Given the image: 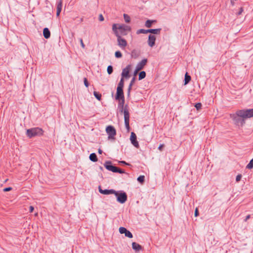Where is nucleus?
<instances>
[{
    "label": "nucleus",
    "instance_id": "nucleus-1",
    "mask_svg": "<svg viewBox=\"0 0 253 253\" xmlns=\"http://www.w3.org/2000/svg\"><path fill=\"white\" fill-rule=\"evenodd\" d=\"M235 125L243 126L245 124V120L253 117V108L237 110L235 113L230 115Z\"/></svg>",
    "mask_w": 253,
    "mask_h": 253
},
{
    "label": "nucleus",
    "instance_id": "nucleus-2",
    "mask_svg": "<svg viewBox=\"0 0 253 253\" xmlns=\"http://www.w3.org/2000/svg\"><path fill=\"white\" fill-rule=\"evenodd\" d=\"M117 100H119L118 108L119 109L121 113L123 112L124 114L125 125L126 127L127 130L129 131L130 129L129 113L128 110V106L127 105H126V106L124 107L125 98H121L120 99Z\"/></svg>",
    "mask_w": 253,
    "mask_h": 253
},
{
    "label": "nucleus",
    "instance_id": "nucleus-3",
    "mask_svg": "<svg viewBox=\"0 0 253 253\" xmlns=\"http://www.w3.org/2000/svg\"><path fill=\"white\" fill-rule=\"evenodd\" d=\"M117 24H114L112 25V30L114 33L115 36L117 37V42L118 45L122 49H124L127 45V42L126 40L121 37L119 32L117 31Z\"/></svg>",
    "mask_w": 253,
    "mask_h": 253
},
{
    "label": "nucleus",
    "instance_id": "nucleus-4",
    "mask_svg": "<svg viewBox=\"0 0 253 253\" xmlns=\"http://www.w3.org/2000/svg\"><path fill=\"white\" fill-rule=\"evenodd\" d=\"M114 194L117 198V201L121 204H124L127 201V194L123 191L120 190L117 191L115 190V192Z\"/></svg>",
    "mask_w": 253,
    "mask_h": 253
},
{
    "label": "nucleus",
    "instance_id": "nucleus-5",
    "mask_svg": "<svg viewBox=\"0 0 253 253\" xmlns=\"http://www.w3.org/2000/svg\"><path fill=\"white\" fill-rule=\"evenodd\" d=\"M117 31L119 32L121 36H126L128 32L131 31V28L130 26L125 24H117Z\"/></svg>",
    "mask_w": 253,
    "mask_h": 253
},
{
    "label": "nucleus",
    "instance_id": "nucleus-6",
    "mask_svg": "<svg viewBox=\"0 0 253 253\" xmlns=\"http://www.w3.org/2000/svg\"><path fill=\"white\" fill-rule=\"evenodd\" d=\"M106 131L109 138H114L116 134V131L115 127L112 126H107Z\"/></svg>",
    "mask_w": 253,
    "mask_h": 253
},
{
    "label": "nucleus",
    "instance_id": "nucleus-7",
    "mask_svg": "<svg viewBox=\"0 0 253 253\" xmlns=\"http://www.w3.org/2000/svg\"><path fill=\"white\" fill-rule=\"evenodd\" d=\"M131 69V65H128L126 68L123 69L121 76L122 78L128 79L130 77L129 72Z\"/></svg>",
    "mask_w": 253,
    "mask_h": 253
},
{
    "label": "nucleus",
    "instance_id": "nucleus-8",
    "mask_svg": "<svg viewBox=\"0 0 253 253\" xmlns=\"http://www.w3.org/2000/svg\"><path fill=\"white\" fill-rule=\"evenodd\" d=\"M130 140L134 146L137 148L139 147V145L138 142L137 141V136L134 132H132L131 133Z\"/></svg>",
    "mask_w": 253,
    "mask_h": 253
},
{
    "label": "nucleus",
    "instance_id": "nucleus-9",
    "mask_svg": "<svg viewBox=\"0 0 253 253\" xmlns=\"http://www.w3.org/2000/svg\"><path fill=\"white\" fill-rule=\"evenodd\" d=\"M104 167L105 168L111 171L112 172H114L115 170H116V166H114L112 165V162L110 161H107L105 162V163L104 164Z\"/></svg>",
    "mask_w": 253,
    "mask_h": 253
},
{
    "label": "nucleus",
    "instance_id": "nucleus-10",
    "mask_svg": "<svg viewBox=\"0 0 253 253\" xmlns=\"http://www.w3.org/2000/svg\"><path fill=\"white\" fill-rule=\"evenodd\" d=\"M121 98H125L123 88L117 87L115 99H120Z\"/></svg>",
    "mask_w": 253,
    "mask_h": 253
},
{
    "label": "nucleus",
    "instance_id": "nucleus-11",
    "mask_svg": "<svg viewBox=\"0 0 253 253\" xmlns=\"http://www.w3.org/2000/svg\"><path fill=\"white\" fill-rule=\"evenodd\" d=\"M43 132V130L40 127L33 128V137L36 136H41Z\"/></svg>",
    "mask_w": 253,
    "mask_h": 253
},
{
    "label": "nucleus",
    "instance_id": "nucleus-12",
    "mask_svg": "<svg viewBox=\"0 0 253 253\" xmlns=\"http://www.w3.org/2000/svg\"><path fill=\"white\" fill-rule=\"evenodd\" d=\"M147 59L145 58L142 59L140 62H139L136 65V68H137V71H140L143 69L144 67L146 65L147 63Z\"/></svg>",
    "mask_w": 253,
    "mask_h": 253
},
{
    "label": "nucleus",
    "instance_id": "nucleus-13",
    "mask_svg": "<svg viewBox=\"0 0 253 253\" xmlns=\"http://www.w3.org/2000/svg\"><path fill=\"white\" fill-rule=\"evenodd\" d=\"M99 191L100 193L104 195L114 194L115 192V190L112 189L103 190L101 188L100 186L99 187Z\"/></svg>",
    "mask_w": 253,
    "mask_h": 253
},
{
    "label": "nucleus",
    "instance_id": "nucleus-14",
    "mask_svg": "<svg viewBox=\"0 0 253 253\" xmlns=\"http://www.w3.org/2000/svg\"><path fill=\"white\" fill-rule=\"evenodd\" d=\"M156 37L150 35L148 37V44L150 47H153L155 44Z\"/></svg>",
    "mask_w": 253,
    "mask_h": 253
},
{
    "label": "nucleus",
    "instance_id": "nucleus-15",
    "mask_svg": "<svg viewBox=\"0 0 253 253\" xmlns=\"http://www.w3.org/2000/svg\"><path fill=\"white\" fill-rule=\"evenodd\" d=\"M62 8V0H58L57 1V11H56V16H59L60 13L61 11Z\"/></svg>",
    "mask_w": 253,
    "mask_h": 253
},
{
    "label": "nucleus",
    "instance_id": "nucleus-16",
    "mask_svg": "<svg viewBox=\"0 0 253 253\" xmlns=\"http://www.w3.org/2000/svg\"><path fill=\"white\" fill-rule=\"evenodd\" d=\"M132 248L136 252H138L142 249L141 246L135 242L132 243Z\"/></svg>",
    "mask_w": 253,
    "mask_h": 253
},
{
    "label": "nucleus",
    "instance_id": "nucleus-17",
    "mask_svg": "<svg viewBox=\"0 0 253 253\" xmlns=\"http://www.w3.org/2000/svg\"><path fill=\"white\" fill-rule=\"evenodd\" d=\"M43 35L44 38L48 39L50 37V32L47 28H44L43 30Z\"/></svg>",
    "mask_w": 253,
    "mask_h": 253
},
{
    "label": "nucleus",
    "instance_id": "nucleus-18",
    "mask_svg": "<svg viewBox=\"0 0 253 253\" xmlns=\"http://www.w3.org/2000/svg\"><path fill=\"white\" fill-rule=\"evenodd\" d=\"M161 31V28L148 29L149 33L156 35L159 34L160 33Z\"/></svg>",
    "mask_w": 253,
    "mask_h": 253
},
{
    "label": "nucleus",
    "instance_id": "nucleus-19",
    "mask_svg": "<svg viewBox=\"0 0 253 253\" xmlns=\"http://www.w3.org/2000/svg\"><path fill=\"white\" fill-rule=\"evenodd\" d=\"M89 158L90 160L93 162H96L97 161V156H96V154L94 153H92L90 154Z\"/></svg>",
    "mask_w": 253,
    "mask_h": 253
},
{
    "label": "nucleus",
    "instance_id": "nucleus-20",
    "mask_svg": "<svg viewBox=\"0 0 253 253\" xmlns=\"http://www.w3.org/2000/svg\"><path fill=\"white\" fill-rule=\"evenodd\" d=\"M139 51L134 49L132 51L131 56L132 58H137L139 56Z\"/></svg>",
    "mask_w": 253,
    "mask_h": 253
},
{
    "label": "nucleus",
    "instance_id": "nucleus-21",
    "mask_svg": "<svg viewBox=\"0 0 253 253\" xmlns=\"http://www.w3.org/2000/svg\"><path fill=\"white\" fill-rule=\"evenodd\" d=\"M191 77L190 75H189L187 73H186L185 75V77H184V84L186 85L187 84H188L189 82L191 80Z\"/></svg>",
    "mask_w": 253,
    "mask_h": 253
},
{
    "label": "nucleus",
    "instance_id": "nucleus-22",
    "mask_svg": "<svg viewBox=\"0 0 253 253\" xmlns=\"http://www.w3.org/2000/svg\"><path fill=\"white\" fill-rule=\"evenodd\" d=\"M93 95L98 100H101L102 95L99 92L94 91L93 92Z\"/></svg>",
    "mask_w": 253,
    "mask_h": 253
},
{
    "label": "nucleus",
    "instance_id": "nucleus-23",
    "mask_svg": "<svg viewBox=\"0 0 253 253\" xmlns=\"http://www.w3.org/2000/svg\"><path fill=\"white\" fill-rule=\"evenodd\" d=\"M146 77V73L145 71H141L139 74L138 80H141Z\"/></svg>",
    "mask_w": 253,
    "mask_h": 253
},
{
    "label": "nucleus",
    "instance_id": "nucleus-24",
    "mask_svg": "<svg viewBox=\"0 0 253 253\" xmlns=\"http://www.w3.org/2000/svg\"><path fill=\"white\" fill-rule=\"evenodd\" d=\"M155 21L151 20H147L145 24V25L147 28H150L152 26V25L153 22H154Z\"/></svg>",
    "mask_w": 253,
    "mask_h": 253
},
{
    "label": "nucleus",
    "instance_id": "nucleus-25",
    "mask_svg": "<svg viewBox=\"0 0 253 253\" xmlns=\"http://www.w3.org/2000/svg\"><path fill=\"white\" fill-rule=\"evenodd\" d=\"M149 33L148 29V30H145V29H141L138 30L136 31V34H147V33Z\"/></svg>",
    "mask_w": 253,
    "mask_h": 253
},
{
    "label": "nucleus",
    "instance_id": "nucleus-26",
    "mask_svg": "<svg viewBox=\"0 0 253 253\" xmlns=\"http://www.w3.org/2000/svg\"><path fill=\"white\" fill-rule=\"evenodd\" d=\"M124 85V78L122 77L120 82L119 83V84H118L117 87L123 88Z\"/></svg>",
    "mask_w": 253,
    "mask_h": 253
},
{
    "label": "nucleus",
    "instance_id": "nucleus-27",
    "mask_svg": "<svg viewBox=\"0 0 253 253\" xmlns=\"http://www.w3.org/2000/svg\"><path fill=\"white\" fill-rule=\"evenodd\" d=\"M137 180L139 183L143 184L145 181V176L144 175H140L137 177Z\"/></svg>",
    "mask_w": 253,
    "mask_h": 253
},
{
    "label": "nucleus",
    "instance_id": "nucleus-28",
    "mask_svg": "<svg viewBox=\"0 0 253 253\" xmlns=\"http://www.w3.org/2000/svg\"><path fill=\"white\" fill-rule=\"evenodd\" d=\"M246 169H253V158L250 161L249 163L247 165Z\"/></svg>",
    "mask_w": 253,
    "mask_h": 253
},
{
    "label": "nucleus",
    "instance_id": "nucleus-29",
    "mask_svg": "<svg viewBox=\"0 0 253 253\" xmlns=\"http://www.w3.org/2000/svg\"><path fill=\"white\" fill-rule=\"evenodd\" d=\"M124 18L125 19V21L126 23H129L130 21V17L126 14H124Z\"/></svg>",
    "mask_w": 253,
    "mask_h": 253
},
{
    "label": "nucleus",
    "instance_id": "nucleus-30",
    "mask_svg": "<svg viewBox=\"0 0 253 253\" xmlns=\"http://www.w3.org/2000/svg\"><path fill=\"white\" fill-rule=\"evenodd\" d=\"M125 236L129 238H132L133 237L132 234L128 230H126V232L125 233Z\"/></svg>",
    "mask_w": 253,
    "mask_h": 253
},
{
    "label": "nucleus",
    "instance_id": "nucleus-31",
    "mask_svg": "<svg viewBox=\"0 0 253 253\" xmlns=\"http://www.w3.org/2000/svg\"><path fill=\"white\" fill-rule=\"evenodd\" d=\"M113 72V68L111 65H109L107 67V73L109 75L111 74Z\"/></svg>",
    "mask_w": 253,
    "mask_h": 253
},
{
    "label": "nucleus",
    "instance_id": "nucleus-32",
    "mask_svg": "<svg viewBox=\"0 0 253 253\" xmlns=\"http://www.w3.org/2000/svg\"><path fill=\"white\" fill-rule=\"evenodd\" d=\"M114 172H117L119 173H125V171L118 167H116V170L114 171Z\"/></svg>",
    "mask_w": 253,
    "mask_h": 253
},
{
    "label": "nucleus",
    "instance_id": "nucleus-33",
    "mask_svg": "<svg viewBox=\"0 0 253 253\" xmlns=\"http://www.w3.org/2000/svg\"><path fill=\"white\" fill-rule=\"evenodd\" d=\"M115 57L117 58H121L122 57V54L121 51H117L115 53Z\"/></svg>",
    "mask_w": 253,
    "mask_h": 253
},
{
    "label": "nucleus",
    "instance_id": "nucleus-34",
    "mask_svg": "<svg viewBox=\"0 0 253 253\" xmlns=\"http://www.w3.org/2000/svg\"><path fill=\"white\" fill-rule=\"evenodd\" d=\"M127 229L124 227H121L119 228V232L121 234H125L126 232Z\"/></svg>",
    "mask_w": 253,
    "mask_h": 253
},
{
    "label": "nucleus",
    "instance_id": "nucleus-35",
    "mask_svg": "<svg viewBox=\"0 0 253 253\" xmlns=\"http://www.w3.org/2000/svg\"><path fill=\"white\" fill-rule=\"evenodd\" d=\"M195 107L197 110H199L201 109L202 104L201 103H196L195 105Z\"/></svg>",
    "mask_w": 253,
    "mask_h": 253
},
{
    "label": "nucleus",
    "instance_id": "nucleus-36",
    "mask_svg": "<svg viewBox=\"0 0 253 253\" xmlns=\"http://www.w3.org/2000/svg\"><path fill=\"white\" fill-rule=\"evenodd\" d=\"M27 134L30 138H32V128L27 129Z\"/></svg>",
    "mask_w": 253,
    "mask_h": 253
},
{
    "label": "nucleus",
    "instance_id": "nucleus-37",
    "mask_svg": "<svg viewBox=\"0 0 253 253\" xmlns=\"http://www.w3.org/2000/svg\"><path fill=\"white\" fill-rule=\"evenodd\" d=\"M84 85L86 86V87H88L89 86V83L88 82V81L87 80L86 78H84Z\"/></svg>",
    "mask_w": 253,
    "mask_h": 253
},
{
    "label": "nucleus",
    "instance_id": "nucleus-38",
    "mask_svg": "<svg viewBox=\"0 0 253 253\" xmlns=\"http://www.w3.org/2000/svg\"><path fill=\"white\" fill-rule=\"evenodd\" d=\"M242 178V175L241 174H238L237 175L236 177V181L237 182H239L240 181L241 179Z\"/></svg>",
    "mask_w": 253,
    "mask_h": 253
},
{
    "label": "nucleus",
    "instance_id": "nucleus-39",
    "mask_svg": "<svg viewBox=\"0 0 253 253\" xmlns=\"http://www.w3.org/2000/svg\"><path fill=\"white\" fill-rule=\"evenodd\" d=\"M12 190V188L10 187H6L3 189L4 192H8Z\"/></svg>",
    "mask_w": 253,
    "mask_h": 253
},
{
    "label": "nucleus",
    "instance_id": "nucleus-40",
    "mask_svg": "<svg viewBox=\"0 0 253 253\" xmlns=\"http://www.w3.org/2000/svg\"><path fill=\"white\" fill-rule=\"evenodd\" d=\"M80 42L81 45L82 47L84 48L85 47V45L83 42V39L81 38L80 39Z\"/></svg>",
    "mask_w": 253,
    "mask_h": 253
},
{
    "label": "nucleus",
    "instance_id": "nucleus-41",
    "mask_svg": "<svg viewBox=\"0 0 253 253\" xmlns=\"http://www.w3.org/2000/svg\"><path fill=\"white\" fill-rule=\"evenodd\" d=\"M199 211L198 210V208H196L195 210L194 215L196 217H197L199 215Z\"/></svg>",
    "mask_w": 253,
    "mask_h": 253
},
{
    "label": "nucleus",
    "instance_id": "nucleus-42",
    "mask_svg": "<svg viewBox=\"0 0 253 253\" xmlns=\"http://www.w3.org/2000/svg\"><path fill=\"white\" fill-rule=\"evenodd\" d=\"M119 163L122 164H124V165H127V166H130V165L129 164L127 163L126 162L124 161H120Z\"/></svg>",
    "mask_w": 253,
    "mask_h": 253
},
{
    "label": "nucleus",
    "instance_id": "nucleus-43",
    "mask_svg": "<svg viewBox=\"0 0 253 253\" xmlns=\"http://www.w3.org/2000/svg\"><path fill=\"white\" fill-rule=\"evenodd\" d=\"M243 11V7H241L240 8L239 11L237 13V15H241Z\"/></svg>",
    "mask_w": 253,
    "mask_h": 253
},
{
    "label": "nucleus",
    "instance_id": "nucleus-44",
    "mask_svg": "<svg viewBox=\"0 0 253 253\" xmlns=\"http://www.w3.org/2000/svg\"><path fill=\"white\" fill-rule=\"evenodd\" d=\"M99 20L100 21H102L104 20V17L103 16V15L102 14H100L99 15Z\"/></svg>",
    "mask_w": 253,
    "mask_h": 253
},
{
    "label": "nucleus",
    "instance_id": "nucleus-45",
    "mask_svg": "<svg viewBox=\"0 0 253 253\" xmlns=\"http://www.w3.org/2000/svg\"><path fill=\"white\" fill-rule=\"evenodd\" d=\"M164 147V144H160V146L158 147V149L160 151H162L163 149V148Z\"/></svg>",
    "mask_w": 253,
    "mask_h": 253
},
{
    "label": "nucleus",
    "instance_id": "nucleus-46",
    "mask_svg": "<svg viewBox=\"0 0 253 253\" xmlns=\"http://www.w3.org/2000/svg\"><path fill=\"white\" fill-rule=\"evenodd\" d=\"M135 81V77H134L132 78V79H131V80L130 83L133 84L134 83Z\"/></svg>",
    "mask_w": 253,
    "mask_h": 253
},
{
    "label": "nucleus",
    "instance_id": "nucleus-47",
    "mask_svg": "<svg viewBox=\"0 0 253 253\" xmlns=\"http://www.w3.org/2000/svg\"><path fill=\"white\" fill-rule=\"evenodd\" d=\"M251 216L250 215H248L246 217V218L244 219V221L245 222H246L250 218Z\"/></svg>",
    "mask_w": 253,
    "mask_h": 253
},
{
    "label": "nucleus",
    "instance_id": "nucleus-48",
    "mask_svg": "<svg viewBox=\"0 0 253 253\" xmlns=\"http://www.w3.org/2000/svg\"><path fill=\"white\" fill-rule=\"evenodd\" d=\"M133 85V84H131L130 83L129 84V86H128V88L129 89H131V88H132V86Z\"/></svg>",
    "mask_w": 253,
    "mask_h": 253
},
{
    "label": "nucleus",
    "instance_id": "nucleus-49",
    "mask_svg": "<svg viewBox=\"0 0 253 253\" xmlns=\"http://www.w3.org/2000/svg\"><path fill=\"white\" fill-rule=\"evenodd\" d=\"M130 90L131 89H127V96H129L130 95Z\"/></svg>",
    "mask_w": 253,
    "mask_h": 253
},
{
    "label": "nucleus",
    "instance_id": "nucleus-50",
    "mask_svg": "<svg viewBox=\"0 0 253 253\" xmlns=\"http://www.w3.org/2000/svg\"><path fill=\"white\" fill-rule=\"evenodd\" d=\"M138 71H137V68H135V71H134V76H136V75L137 74V73H138Z\"/></svg>",
    "mask_w": 253,
    "mask_h": 253
},
{
    "label": "nucleus",
    "instance_id": "nucleus-51",
    "mask_svg": "<svg viewBox=\"0 0 253 253\" xmlns=\"http://www.w3.org/2000/svg\"><path fill=\"white\" fill-rule=\"evenodd\" d=\"M103 151L102 150H101L100 149H98V153L100 154H101L102 153Z\"/></svg>",
    "mask_w": 253,
    "mask_h": 253
},
{
    "label": "nucleus",
    "instance_id": "nucleus-52",
    "mask_svg": "<svg viewBox=\"0 0 253 253\" xmlns=\"http://www.w3.org/2000/svg\"><path fill=\"white\" fill-rule=\"evenodd\" d=\"M32 206H30L29 207V211H30V212H32Z\"/></svg>",
    "mask_w": 253,
    "mask_h": 253
},
{
    "label": "nucleus",
    "instance_id": "nucleus-53",
    "mask_svg": "<svg viewBox=\"0 0 253 253\" xmlns=\"http://www.w3.org/2000/svg\"><path fill=\"white\" fill-rule=\"evenodd\" d=\"M37 215H38V213L37 212L35 213V216H37Z\"/></svg>",
    "mask_w": 253,
    "mask_h": 253
},
{
    "label": "nucleus",
    "instance_id": "nucleus-54",
    "mask_svg": "<svg viewBox=\"0 0 253 253\" xmlns=\"http://www.w3.org/2000/svg\"><path fill=\"white\" fill-rule=\"evenodd\" d=\"M100 169H103V168H102V167H100Z\"/></svg>",
    "mask_w": 253,
    "mask_h": 253
},
{
    "label": "nucleus",
    "instance_id": "nucleus-55",
    "mask_svg": "<svg viewBox=\"0 0 253 253\" xmlns=\"http://www.w3.org/2000/svg\"><path fill=\"white\" fill-rule=\"evenodd\" d=\"M32 210H33V211H34V208L33 207L32 208Z\"/></svg>",
    "mask_w": 253,
    "mask_h": 253
}]
</instances>
